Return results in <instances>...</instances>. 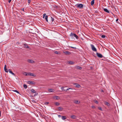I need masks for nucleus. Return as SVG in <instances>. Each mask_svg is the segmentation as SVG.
Returning a JSON list of instances; mask_svg holds the SVG:
<instances>
[{"instance_id": "79ce46f5", "label": "nucleus", "mask_w": 122, "mask_h": 122, "mask_svg": "<svg viewBox=\"0 0 122 122\" xmlns=\"http://www.w3.org/2000/svg\"><path fill=\"white\" fill-rule=\"evenodd\" d=\"M22 11H24V8H22Z\"/></svg>"}, {"instance_id": "c9c22d12", "label": "nucleus", "mask_w": 122, "mask_h": 122, "mask_svg": "<svg viewBox=\"0 0 122 122\" xmlns=\"http://www.w3.org/2000/svg\"><path fill=\"white\" fill-rule=\"evenodd\" d=\"M95 102L97 104H98V102L97 101H95Z\"/></svg>"}, {"instance_id": "7ed1b4c3", "label": "nucleus", "mask_w": 122, "mask_h": 122, "mask_svg": "<svg viewBox=\"0 0 122 122\" xmlns=\"http://www.w3.org/2000/svg\"><path fill=\"white\" fill-rule=\"evenodd\" d=\"M76 6H77V7L80 8H81L83 7V5L82 4H77L76 5Z\"/></svg>"}, {"instance_id": "9b49d317", "label": "nucleus", "mask_w": 122, "mask_h": 122, "mask_svg": "<svg viewBox=\"0 0 122 122\" xmlns=\"http://www.w3.org/2000/svg\"><path fill=\"white\" fill-rule=\"evenodd\" d=\"M63 53H65L66 55H70L71 54V53L68 51H66L65 52H64Z\"/></svg>"}, {"instance_id": "37998d69", "label": "nucleus", "mask_w": 122, "mask_h": 122, "mask_svg": "<svg viewBox=\"0 0 122 122\" xmlns=\"http://www.w3.org/2000/svg\"><path fill=\"white\" fill-rule=\"evenodd\" d=\"M118 20V19H117L116 20V21H117V22Z\"/></svg>"}, {"instance_id": "f3484780", "label": "nucleus", "mask_w": 122, "mask_h": 122, "mask_svg": "<svg viewBox=\"0 0 122 122\" xmlns=\"http://www.w3.org/2000/svg\"><path fill=\"white\" fill-rule=\"evenodd\" d=\"M48 91L50 92H54V89H48Z\"/></svg>"}, {"instance_id": "20e7f679", "label": "nucleus", "mask_w": 122, "mask_h": 122, "mask_svg": "<svg viewBox=\"0 0 122 122\" xmlns=\"http://www.w3.org/2000/svg\"><path fill=\"white\" fill-rule=\"evenodd\" d=\"M43 17L44 18H45V19L46 20V21L48 22V16L47 15H46V14H43Z\"/></svg>"}, {"instance_id": "c85d7f7f", "label": "nucleus", "mask_w": 122, "mask_h": 122, "mask_svg": "<svg viewBox=\"0 0 122 122\" xmlns=\"http://www.w3.org/2000/svg\"><path fill=\"white\" fill-rule=\"evenodd\" d=\"M98 109L102 111V108L101 107H98Z\"/></svg>"}, {"instance_id": "ddd939ff", "label": "nucleus", "mask_w": 122, "mask_h": 122, "mask_svg": "<svg viewBox=\"0 0 122 122\" xmlns=\"http://www.w3.org/2000/svg\"><path fill=\"white\" fill-rule=\"evenodd\" d=\"M60 98L59 97L57 96H55L54 97V98L56 100H58L60 99Z\"/></svg>"}, {"instance_id": "423d86ee", "label": "nucleus", "mask_w": 122, "mask_h": 122, "mask_svg": "<svg viewBox=\"0 0 122 122\" xmlns=\"http://www.w3.org/2000/svg\"><path fill=\"white\" fill-rule=\"evenodd\" d=\"M28 83L29 84H31L32 85H35V82H34L30 81H28Z\"/></svg>"}, {"instance_id": "f257e3e1", "label": "nucleus", "mask_w": 122, "mask_h": 122, "mask_svg": "<svg viewBox=\"0 0 122 122\" xmlns=\"http://www.w3.org/2000/svg\"><path fill=\"white\" fill-rule=\"evenodd\" d=\"M70 36L72 37H75V38L77 39L78 38V36L76 35L75 34H73L72 33H71L70 35Z\"/></svg>"}, {"instance_id": "473e14b6", "label": "nucleus", "mask_w": 122, "mask_h": 122, "mask_svg": "<svg viewBox=\"0 0 122 122\" xmlns=\"http://www.w3.org/2000/svg\"><path fill=\"white\" fill-rule=\"evenodd\" d=\"M49 103V102H46L45 103V104L46 105H47Z\"/></svg>"}, {"instance_id": "2f4dec72", "label": "nucleus", "mask_w": 122, "mask_h": 122, "mask_svg": "<svg viewBox=\"0 0 122 122\" xmlns=\"http://www.w3.org/2000/svg\"><path fill=\"white\" fill-rule=\"evenodd\" d=\"M64 87H62L61 88V89L65 91V90L64 89Z\"/></svg>"}, {"instance_id": "b1692460", "label": "nucleus", "mask_w": 122, "mask_h": 122, "mask_svg": "<svg viewBox=\"0 0 122 122\" xmlns=\"http://www.w3.org/2000/svg\"><path fill=\"white\" fill-rule=\"evenodd\" d=\"M62 120H65V119H66V117L65 116H62Z\"/></svg>"}, {"instance_id": "a211bd4d", "label": "nucleus", "mask_w": 122, "mask_h": 122, "mask_svg": "<svg viewBox=\"0 0 122 122\" xmlns=\"http://www.w3.org/2000/svg\"><path fill=\"white\" fill-rule=\"evenodd\" d=\"M104 10L105 12H107V13H109L110 12L107 9L105 8L104 9Z\"/></svg>"}, {"instance_id": "c756f323", "label": "nucleus", "mask_w": 122, "mask_h": 122, "mask_svg": "<svg viewBox=\"0 0 122 122\" xmlns=\"http://www.w3.org/2000/svg\"><path fill=\"white\" fill-rule=\"evenodd\" d=\"M106 36L104 35H102L101 36V37L102 38H104Z\"/></svg>"}, {"instance_id": "412c9836", "label": "nucleus", "mask_w": 122, "mask_h": 122, "mask_svg": "<svg viewBox=\"0 0 122 122\" xmlns=\"http://www.w3.org/2000/svg\"><path fill=\"white\" fill-rule=\"evenodd\" d=\"M94 3V0H92V1L91 2V4L92 5H93Z\"/></svg>"}, {"instance_id": "f704fd0d", "label": "nucleus", "mask_w": 122, "mask_h": 122, "mask_svg": "<svg viewBox=\"0 0 122 122\" xmlns=\"http://www.w3.org/2000/svg\"><path fill=\"white\" fill-rule=\"evenodd\" d=\"M51 20L52 21H53L54 20V19L52 18V17H51Z\"/></svg>"}, {"instance_id": "f03ea898", "label": "nucleus", "mask_w": 122, "mask_h": 122, "mask_svg": "<svg viewBox=\"0 0 122 122\" xmlns=\"http://www.w3.org/2000/svg\"><path fill=\"white\" fill-rule=\"evenodd\" d=\"M91 47L92 50L94 51H96L97 50L96 48L94 47V46L92 44L91 45Z\"/></svg>"}, {"instance_id": "c03bdc74", "label": "nucleus", "mask_w": 122, "mask_h": 122, "mask_svg": "<svg viewBox=\"0 0 122 122\" xmlns=\"http://www.w3.org/2000/svg\"><path fill=\"white\" fill-rule=\"evenodd\" d=\"M69 88H67V89H66V91H67V90H69Z\"/></svg>"}, {"instance_id": "6ab92c4d", "label": "nucleus", "mask_w": 122, "mask_h": 122, "mask_svg": "<svg viewBox=\"0 0 122 122\" xmlns=\"http://www.w3.org/2000/svg\"><path fill=\"white\" fill-rule=\"evenodd\" d=\"M24 47L25 48H29V46L27 45L26 44H24Z\"/></svg>"}, {"instance_id": "0eeeda50", "label": "nucleus", "mask_w": 122, "mask_h": 122, "mask_svg": "<svg viewBox=\"0 0 122 122\" xmlns=\"http://www.w3.org/2000/svg\"><path fill=\"white\" fill-rule=\"evenodd\" d=\"M97 55L98 57L100 58H101L103 57L102 55L101 54L98 53H97Z\"/></svg>"}, {"instance_id": "bb28decb", "label": "nucleus", "mask_w": 122, "mask_h": 122, "mask_svg": "<svg viewBox=\"0 0 122 122\" xmlns=\"http://www.w3.org/2000/svg\"><path fill=\"white\" fill-rule=\"evenodd\" d=\"M23 87L25 88L26 89L27 87V86L26 85L24 84L23 86Z\"/></svg>"}, {"instance_id": "ea45409f", "label": "nucleus", "mask_w": 122, "mask_h": 122, "mask_svg": "<svg viewBox=\"0 0 122 122\" xmlns=\"http://www.w3.org/2000/svg\"><path fill=\"white\" fill-rule=\"evenodd\" d=\"M12 0H9V1L8 2L9 3H10L11 1Z\"/></svg>"}, {"instance_id": "4c0bfd02", "label": "nucleus", "mask_w": 122, "mask_h": 122, "mask_svg": "<svg viewBox=\"0 0 122 122\" xmlns=\"http://www.w3.org/2000/svg\"><path fill=\"white\" fill-rule=\"evenodd\" d=\"M31 0H28V3H30V2Z\"/></svg>"}, {"instance_id": "9d476101", "label": "nucleus", "mask_w": 122, "mask_h": 122, "mask_svg": "<svg viewBox=\"0 0 122 122\" xmlns=\"http://www.w3.org/2000/svg\"><path fill=\"white\" fill-rule=\"evenodd\" d=\"M23 74L26 76H30V72L27 73L26 72H24L23 73Z\"/></svg>"}, {"instance_id": "72a5a7b5", "label": "nucleus", "mask_w": 122, "mask_h": 122, "mask_svg": "<svg viewBox=\"0 0 122 122\" xmlns=\"http://www.w3.org/2000/svg\"><path fill=\"white\" fill-rule=\"evenodd\" d=\"M14 91L17 92V93H19V92L16 90H15L13 91Z\"/></svg>"}, {"instance_id": "7c9ffc66", "label": "nucleus", "mask_w": 122, "mask_h": 122, "mask_svg": "<svg viewBox=\"0 0 122 122\" xmlns=\"http://www.w3.org/2000/svg\"><path fill=\"white\" fill-rule=\"evenodd\" d=\"M4 70H5V71L6 72H8V71L7 70V69H4Z\"/></svg>"}, {"instance_id": "39448f33", "label": "nucleus", "mask_w": 122, "mask_h": 122, "mask_svg": "<svg viewBox=\"0 0 122 122\" xmlns=\"http://www.w3.org/2000/svg\"><path fill=\"white\" fill-rule=\"evenodd\" d=\"M27 61L29 63H34L35 62V61L32 60L28 59L27 60Z\"/></svg>"}, {"instance_id": "a19ab883", "label": "nucleus", "mask_w": 122, "mask_h": 122, "mask_svg": "<svg viewBox=\"0 0 122 122\" xmlns=\"http://www.w3.org/2000/svg\"><path fill=\"white\" fill-rule=\"evenodd\" d=\"M58 116L59 117H61V115H58Z\"/></svg>"}, {"instance_id": "f8f14e48", "label": "nucleus", "mask_w": 122, "mask_h": 122, "mask_svg": "<svg viewBox=\"0 0 122 122\" xmlns=\"http://www.w3.org/2000/svg\"><path fill=\"white\" fill-rule=\"evenodd\" d=\"M75 68L76 69L80 70L81 69H82L81 67L79 66H76Z\"/></svg>"}, {"instance_id": "1a4fd4ad", "label": "nucleus", "mask_w": 122, "mask_h": 122, "mask_svg": "<svg viewBox=\"0 0 122 122\" xmlns=\"http://www.w3.org/2000/svg\"><path fill=\"white\" fill-rule=\"evenodd\" d=\"M63 109V108L61 107H59L57 108V110L59 111H61Z\"/></svg>"}, {"instance_id": "5701e85b", "label": "nucleus", "mask_w": 122, "mask_h": 122, "mask_svg": "<svg viewBox=\"0 0 122 122\" xmlns=\"http://www.w3.org/2000/svg\"><path fill=\"white\" fill-rule=\"evenodd\" d=\"M31 92L34 93L36 92L33 89H32L31 90Z\"/></svg>"}, {"instance_id": "6e6552de", "label": "nucleus", "mask_w": 122, "mask_h": 122, "mask_svg": "<svg viewBox=\"0 0 122 122\" xmlns=\"http://www.w3.org/2000/svg\"><path fill=\"white\" fill-rule=\"evenodd\" d=\"M73 85H75V86L77 88H79L80 87V85L77 83H74Z\"/></svg>"}, {"instance_id": "de8ad7c7", "label": "nucleus", "mask_w": 122, "mask_h": 122, "mask_svg": "<svg viewBox=\"0 0 122 122\" xmlns=\"http://www.w3.org/2000/svg\"><path fill=\"white\" fill-rule=\"evenodd\" d=\"M102 91L103 92V90H102Z\"/></svg>"}, {"instance_id": "393cba45", "label": "nucleus", "mask_w": 122, "mask_h": 122, "mask_svg": "<svg viewBox=\"0 0 122 122\" xmlns=\"http://www.w3.org/2000/svg\"><path fill=\"white\" fill-rule=\"evenodd\" d=\"M30 76H36L35 75H34L33 74L31 73L30 72Z\"/></svg>"}, {"instance_id": "a18cd8bd", "label": "nucleus", "mask_w": 122, "mask_h": 122, "mask_svg": "<svg viewBox=\"0 0 122 122\" xmlns=\"http://www.w3.org/2000/svg\"><path fill=\"white\" fill-rule=\"evenodd\" d=\"M69 89H72L71 88H69Z\"/></svg>"}, {"instance_id": "aec40b11", "label": "nucleus", "mask_w": 122, "mask_h": 122, "mask_svg": "<svg viewBox=\"0 0 122 122\" xmlns=\"http://www.w3.org/2000/svg\"><path fill=\"white\" fill-rule=\"evenodd\" d=\"M71 117L73 119H75L76 118V116L74 115L71 116Z\"/></svg>"}, {"instance_id": "dca6fc26", "label": "nucleus", "mask_w": 122, "mask_h": 122, "mask_svg": "<svg viewBox=\"0 0 122 122\" xmlns=\"http://www.w3.org/2000/svg\"><path fill=\"white\" fill-rule=\"evenodd\" d=\"M8 71H9V72L12 74L13 75H14L15 74L13 73L12 71L10 70V69H9L8 70Z\"/></svg>"}, {"instance_id": "4468645a", "label": "nucleus", "mask_w": 122, "mask_h": 122, "mask_svg": "<svg viewBox=\"0 0 122 122\" xmlns=\"http://www.w3.org/2000/svg\"><path fill=\"white\" fill-rule=\"evenodd\" d=\"M67 63L68 64H74V62L71 61H68L67 62Z\"/></svg>"}, {"instance_id": "4be33fe9", "label": "nucleus", "mask_w": 122, "mask_h": 122, "mask_svg": "<svg viewBox=\"0 0 122 122\" xmlns=\"http://www.w3.org/2000/svg\"><path fill=\"white\" fill-rule=\"evenodd\" d=\"M80 102L78 100H75L74 101V103L76 104H78Z\"/></svg>"}, {"instance_id": "cd10ccee", "label": "nucleus", "mask_w": 122, "mask_h": 122, "mask_svg": "<svg viewBox=\"0 0 122 122\" xmlns=\"http://www.w3.org/2000/svg\"><path fill=\"white\" fill-rule=\"evenodd\" d=\"M54 53L56 54H59V52H58L57 51H55L54 52Z\"/></svg>"}, {"instance_id": "49530a36", "label": "nucleus", "mask_w": 122, "mask_h": 122, "mask_svg": "<svg viewBox=\"0 0 122 122\" xmlns=\"http://www.w3.org/2000/svg\"><path fill=\"white\" fill-rule=\"evenodd\" d=\"M71 47V48H74V47Z\"/></svg>"}, {"instance_id": "2eb2a0df", "label": "nucleus", "mask_w": 122, "mask_h": 122, "mask_svg": "<svg viewBox=\"0 0 122 122\" xmlns=\"http://www.w3.org/2000/svg\"><path fill=\"white\" fill-rule=\"evenodd\" d=\"M104 103L105 104L107 105L108 106H110L109 103L107 102H104Z\"/></svg>"}, {"instance_id": "a878e982", "label": "nucleus", "mask_w": 122, "mask_h": 122, "mask_svg": "<svg viewBox=\"0 0 122 122\" xmlns=\"http://www.w3.org/2000/svg\"><path fill=\"white\" fill-rule=\"evenodd\" d=\"M55 104L56 106H58L60 104L58 102H55Z\"/></svg>"}, {"instance_id": "58836bf2", "label": "nucleus", "mask_w": 122, "mask_h": 122, "mask_svg": "<svg viewBox=\"0 0 122 122\" xmlns=\"http://www.w3.org/2000/svg\"><path fill=\"white\" fill-rule=\"evenodd\" d=\"M6 65H5V66L4 67V69H6Z\"/></svg>"}, {"instance_id": "e433bc0d", "label": "nucleus", "mask_w": 122, "mask_h": 122, "mask_svg": "<svg viewBox=\"0 0 122 122\" xmlns=\"http://www.w3.org/2000/svg\"><path fill=\"white\" fill-rule=\"evenodd\" d=\"M92 108L93 109L95 108V107L94 106H92Z\"/></svg>"}]
</instances>
